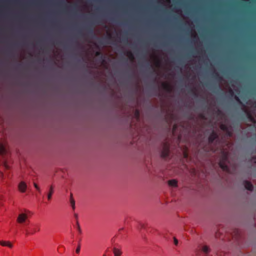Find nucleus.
Here are the masks:
<instances>
[{
	"instance_id": "1",
	"label": "nucleus",
	"mask_w": 256,
	"mask_h": 256,
	"mask_svg": "<svg viewBox=\"0 0 256 256\" xmlns=\"http://www.w3.org/2000/svg\"><path fill=\"white\" fill-rule=\"evenodd\" d=\"M228 154L227 152H222V158L219 162L220 168L224 170L229 172V168L228 166Z\"/></svg>"
},
{
	"instance_id": "2",
	"label": "nucleus",
	"mask_w": 256,
	"mask_h": 256,
	"mask_svg": "<svg viewBox=\"0 0 256 256\" xmlns=\"http://www.w3.org/2000/svg\"><path fill=\"white\" fill-rule=\"evenodd\" d=\"M170 154V145L168 142H164L162 144V148L161 152V157L166 159L168 158Z\"/></svg>"
},
{
	"instance_id": "3",
	"label": "nucleus",
	"mask_w": 256,
	"mask_h": 256,
	"mask_svg": "<svg viewBox=\"0 0 256 256\" xmlns=\"http://www.w3.org/2000/svg\"><path fill=\"white\" fill-rule=\"evenodd\" d=\"M28 216L26 213H20L18 214L16 222L20 224H25L27 225Z\"/></svg>"
},
{
	"instance_id": "4",
	"label": "nucleus",
	"mask_w": 256,
	"mask_h": 256,
	"mask_svg": "<svg viewBox=\"0 0 256 256\" xmlns=\"http://www.w3.org/2000/svg\"><path fill=\"white\" fill-rule=\"evenodd\" d=\"M40 230V228L38 225H36L34 226V228H32L31 230H26V234L28 236L29 234H33L35 232H39Z\"/></svg>"
},
{
	"instance_id": "5",
	"label": "nucleus",
	"mask_w": 256,
	"mask_h": 256,
	"mask_svg": "<svg viewBox=\"0 0 256 256\" xmlns=\"http://www.w3.org/2000/svg\"><path fill=\"white\" fill-rule=\"evenodd\" d=\"M218 136L216 132L213 130L212 132L210 134L208 138V141L209 144H212L214 142V141L218 138Z\"/></svg>"
},
{
	"instance_id": "6",
	"label": "nucleus",
	"mask_w": 256,
	"mask_h": 256,
	"mask_svg": "<svg viewBox=\"0 0 256 256\" xmlns=\"http://www.w3.org/2000/svg\"><path fill=\"white\" fill-rule=\"evenodd\" d=\"M18 188L21 192H24L27 188V185L25 182L22 181L18 185Z\"/></svg>"
},
{
	"instance_id": "7",
	"label": "nucleus",
	"mask_w": 256,
	"mask_h": 256,
	"mask_svg": "<svg viewBox=\"0 0 256 256\" xmlns=\"http://www.w3.org/2000/svg\"><path fill=\"white\" fill-rule=\"evenodd\" d=\"M54 192V186L53 185H50L49 186L48 192L46 194L47 198L48 200H51L52 196Z\"/></svg>"
},
{
	"instance_id": "8",
	"label": "nucleus",
	"mask_w": 256,
	"mask_h": 256,
	"mask_svg": "<svg viewBox=\"0 0 256 256\" xmlns=\"http://www.w3.org/2000/svg\"><path fill=\"white\" fill-rule=\"evenodd\" d=\"M0 245L2 246H7L9 248H12V244L10 241L0 240Z\"/></svg>"
},
{
	"instance_id": "9",
	"label": "nucleus",
	"mask_w": 256,
	"mask_h": 256,
	"mask_svg": "<svg viewBox=\"0 0 256 256\" xmlns=\"http://www.w3.org/2000/svg\"><path fill=\"white\" fill-rule=\"evenodd\" d=\"M244 187L246 189L249 190H252L253 189L252 184L248 181H245L244 182Z\"/></svg>"
},
{
	"instance_id": "10",
	"label": "nucleus",
	"mask_w": 256,
	"mask_h": 256,
	"mask_svg": "<svg viewBox=\"0 0 256 256\" xmlns=\"http://www.w3.org/2000/svg\"><path fill=\"white\" fill-rule=\"evenodd\" d=\"M162 86L163 88L167 92H170L172 90L171 86L170 84L166 83H162Z\"/></svg>"
},
{
	"instance_id": "11",
	"label": "nucleus",
	"mask_w": 256,
	"mask_h": 256,
	"mask_svg": "<svg viewBox=\"0 0 256 256\" xmlns=\"http://www.w3.org/2000/svg\"><path fill=\"white\" fill-rule=\"evenodd\" d=\"M177 181L176 180H171L168 181V184L170 186L173 187L177 186Z\"/></svg>"
},
{
	"instance_id": "12",
	"label": "nucleus",
	"mask_w": 256,
	"mask_h": 256,
	"mask_svg": "<svg viewBox=\"0 0 256 256\" xmlns=\"http://www.w3.org/2000/svg\"><path fill=\"white\" fill-rule=\"evenodd\" d=\"M212 77L216 80L220 82L222 80V78L220 76L218 72H214L212 74Z\"/></svg>"
},
{
	"instance_id": "13",
	"label": "nucleus",
	"mask_w": 256,
	"mask_h": 256,
	"mask_svg": "<svg viewBox=\"0 0 256 256\" xmlns=\"http://www.w3.org/2000/svg\"><path fill=\"white\" fill-rule=\"evenodd\" d=\"M220 128L223 131H224L226 132L227 131H228V130L230 129L228 125L226 124H221L220 126Z\"/></svg>"
},
{
	"instance_id": "14",
	"label": "nucleus",
	"mask_w": 256,
	"mask_h": 256,
	"mask_svg": "<svg viewBox=\"0 0 256 256\" xmlns=\"http://www.w3.org/2000/svg\"><path fill=\"white\" fill-rule=\"evenodd\" d=\"M113 252L114 256H120L122 254V252L119 249L116 248H114Z\"/></svg>"
},
{
	"instance_id": "15",
	"label": "nucleus",
	"mask_w": 256,
	"mask_h": 256,
	"mask_svg": "<svg viewBox=\"0 0 256 256\" xmlns=\"http://www.w3.org/2000/svg\"><path fill=\"white\" fill-rule=\"evenodd\" d=\"M96 56H100L102 62H104V57L101 52L99 51L96 52Z\"/></svg>"
},
{
	"instance_id": "16",
	"label": "nucleus",
	"mask_w": 256,
	"mask_h": 256,
	"mask_svg": "<svg viewBox=\"0 0 256 256\" xmlns=\"http://www.w3.org/2000/svg\"><path fill=\"white\" fill-rule=\"evenodd\" d=\"M86 29L88 30V32L90 34H91V35L94 34V30L92 26H87L86 27Z\"/></svg>"
},
{
	"instance_id": "17",
	"label": "nucleus",
	"mask_w": 256,
	"mask_h": 256,
	"mask_svg": "<svg viewBox=\"0 0 256 256\" xmlns=\"http://www.w3.org/2000/svg\"><path fill=\"white\" fill-rule=\"evenodd\" d=\"M70 202L71 206H72V209L74 210L75 208V202L72 197V194H70Z\"/></svg>"
},
{
	"instance_id": "18",
	"label": "nucleus",
	"mask_w": 256,
	"mask_h": 256,
	"mask_svg": "<svg viewBox=\"0 0 256 256\" xmlns=\"http://www.w3.org/2000/svg\"><path fill=\"white\" fill-rule=\"evenodd\" d=\"M202 250L204 254H208L210 252V248L206 246H204L202 248Z\"/></svg>"
},
{
	"instance_id": "19",
	"label": "nucleus",
	"mask_w": 256,
	"mask_h": 256,
	"mask_svg": "<svg viewBox=\"0 0 256 256\" xmlns=\"http://www.w3.org/2000/svg\"><path fill=\"white\" fill-rule=\"evenodd\" d=\"M76 228L77 229L78 232H79V234H81L82 232V230L80 228V225L79 224L78 220H77L76 222Z\"/></svg>"
},
{
	"instance_id": "20",
	"label": "nucleus",
	"mask_w": 256,
	"mask_h": 256,
	"mask_svg": "<svg viewBox=\"0 0 256 256\" xmlns=\"http://www.w3.org/2000/svg\"><path fill=\"white\" fill-rule=\"evenodd\" d=\"M127 54L130 60H133L134 59V55L131 52H127Z\"/></svg>"
},
{
	"instance_id": "21",
	"label": "nucleus",
	"mask_w": 256,
	"mask_h": 256,
	"mask_svg": "<svg viewBox=\"0 0 256 256\" xmlns=\"http://www.w3.org/2000/svg\"><path fill=\"white\" fill-rule=\"evenodd\" d=\"M248 118L252 122H254V118L252 116V115L250 114V113H248Z\"/></svg>"
},
{
	"instance_id": "22",
	"label": "nucleus",
	"mask_w": 256,
	"mask_h": 256,
	"mask_svg": "<svg viewBox=\"0 0 256 256\" xmlns=\"http://www.w3.org/2000/svg\"><path fill=\"white\" fill-rule=\"evenodd\" d=\"M34 188L36 189V190L38 191H40V187L38 186L36 184L34 183Z\"/></svg>"
},
{
	"instance_id": "23",
	"label": "nucleus",
	"mask_w": 256,
	"mask_h": 256,
	"mask_svg": "<svg viewBox=\"0 0 256 256\" xmlns=\"http://www.w3.org/2000/svg\"><path fill=\"white\" fill-rule=\"evenodd\" d=\"M226 132L228 136H232V133L231 132L230 128L228 130V131H227Z\"/></svg>"
},
{
	"instance_id": "24",
	"label": "nucleus",
	"mask_w": 256,
	"mask_h": 256,
	"mask_svg": "<svg viewBox=\"0 0 256 256\" xmlns=\"http://www.w3.org/2000/svg\"><path fill=\"white\" fill-rule=\"evenodd\" d=\"M80 244H79L78 245V248H76V252L77 253V254H78L80 252Z\"/></svg>"
},
{
	"instance_id": "25",
	"label": "nucleus",
	"mask_w": 256,
	"mask_h": 256,
	"mask_svg": "<svg viewBox=\"0 0 256 256\" xmlns=\"http://www.w3.org/2000/svg\"><path fill=\"white\" fill-rule=\"evenodd\" d=\"M174 242L175 245L177 246L178 244V241L175 237L174 238Z\"/></svg>"
},
{
	"instance_id": "26",
	"label": "nucleus",
	"mask_w": 256,
	"mask_h": 256,
	"mask_svg": "<svg viewBox=\"0 0 256 256\" xmlns=\"http://www.w3.org/2000/svg\"><path fill=\"white\" fill-rule=\"evenodd\" d=\"M2 164L3 166H4L6 168V169H8V165L6 164V162H2Z\"/></svg>"
},
{
	"instance_id": "27",
	"label": "nucleus",
	"mask_w": 256,
	"mask_h": 256,
	"mask_svg": "<svg viewBox=\"0 0 256 256\" xmlns=\"http://www.w3.org/2000/svg\"><path fill=\"white\" fill-rule=\"evenodd\" d=\"M234 98H235V100H236L237 102H240V103H242V102H241L240 100V98H238V96H234Z\"/></svg>"
},
{
	"instance_id": "28",
	"label": "nucleus",
	"mask_w": 256,
	"mask_h": 256,
	"mask_svg": "<svg viewBox=\"0 0 256 256\" xmlns=\"http://www.w3.org/2000/svg\"><path fill=\"white\" fill-rule=\"evenodd\" d=\"M136 116H137L138 118V117H139L140 112H139V111H138V110H136Z\"/></svg>"
},
{
	"instance_id": "29",
	"label": "nucleus",
	"mask_w": 256,
	"mask_h": 256,
	"mask_svg": "<svg viewBox=\"0 0 256 256\" xmlns=\"http://www.w3.org/2000/svg\"><path fill=\"white\" fill-rule=\"evenodd\" d=\"M122 41L124 42H128V38H124L122 40Z\"/></svg>"
},
{
	"instance_id": "30",
	"label": "nucleus",
	"mask_w": 256,
	"mask_h": 256,
	"mask_svg": "<svg viewBox=\"0 0 256 256\" xmlns=\"http://www.w3.org/2000/svg\"><path fill=\"white\" fill-rule=\"evenodd\" d=\"M100 43L101 44H105L106 42L104 40H100Z\"/></svg>"
},
{
	"instance_id": "31",
	"label": "nucleus",
	"mask_w": 256,
	"mask_h": 256,
	"mask_svg": "<svg viewBox=\"0 0 256 256\" xmlns=\"http://www.w3.org/2000/svg\"><path fill=\"white\" fill-rule=\"evenodd\" d=\"M74 217H75V218L76 219V221L78 220V214H74Z\"/></svg>"
},
{
	"instance_id": "32",
	"label": "nucleus",
	"mask_w": 256,
	"mask_h": 256,
	"mask_svg": "<svg viewBox=\"0 0 256 256\" xmlns=\"http://www.w3.org/2000/svg\"><path fill=\"white\" fill-rule=\"evenodd\" d=\"M60 2H61V3H62V4H65L66 2L64 1V0H58Z\"/></svg>"
},
{
	"instance_id": "33",
	"label": "nucleus",
	"mask_w": 256,
	"mask_h": 256,
	"mask_svg": "<svg viewBox=\"0 0 256 256\" xmlns=\"http://www.w3.org/2000/svg\"><path fill=\"white\" fill-rule=\"evenodd\" d=\"M190 92H192L194 94H196L195 92L194 91V90L193 89L190 90Z\"/></svg>"
},
{
	"instance_id": "34",
	"label": "nucleus",
	"mask_w": 256,
	"mask_h": 256,
	"mask_svg": "<svg viewBox=\"0 0 256 256\" xmlns=\"http://www.w3.org/2000/svg\"><path fill=\"white\" fill-rule=\"evenodd\" d=\"M230 94H231L232 96H234V92H232V90H230Z\"/></svg>"
},
{
	"instance_id": "35",
	"label": "nucleus",
	"mask_w": 256,
	"mask_h": 256,
	"mask_svg": "<svg viewBox=\"0 0 256 256\" xmlns=\"http://www.w3.org/2000/svg\"><path fill=\"white\" fill-rule=\"evenodd\" d=\"M176 128V126L175 124L174 126L173 131L175 130Z\"/></svg>"
},
{
	"instance_id": "36",
	"label": "nucleus",
	"mask_w": 256,
	"mask_h": 256,
	"mask_svg": "<svg viewBox=\"0 0 256 256\" xmlns=\"http://www.w3.org/2000/svg\"><path fill=\"white\" fill-rule=\"evenodd\" d=\"M2 176H3V174L2 172H0V176L2 177Z\"/></svg>"
},
{
	"instance_id": "37",
	"label": "nucleus",
	"mask_w": 256,
	"mask_h": 256,
	"mask_svg": "<svg viewBox=\"0 0 256 256\" xmlns=\"http://www.w3.org/2000/svg\"><path fill=\"white\" fill-rule=\"evenodd\" d=\"M147 66H150V63H149V62H148V63H147Z\"/></svg>"
},
{
	"instance_id": "38",
	"label": "nucleus",
	"mask_w": 256,
	"mask_h": 256,
	"mask_svg": "<svg viewBox=\"0 0 256 256\" xmlns=\"http://www.w3.org/2000/svg\"><path fill=\"white\" fill-rule=\"evenodd\" d=\"M108 38L110 39L112 38V36L110 35H109L108 37Z\"/></svg>"
},
{
	"instance_id": "39",
	"label": "nucleus",
	"mask_w": 256,
	"mask_h": 256,
	"mask_svg": "<svg viewBox=\"0 0 256 256\" xmlns=\"http://www.w3.org/2000/svg\"><path fill=\"white\" fill-rule=\"evenodd\" d=\"M254 162L256 163V158H254Z\"/></svg>"
},
{
	"instance_id": "40",
	"label": "nucleus",
	"mask_w": 256,
	"mask_h": 256,
	"mask_svg": "<svg viewBox=\"0 0 256 256\" xmlns=\"http://www.w3.org/2000/svg\"><path fill=\"white\" fill-rule=\"evenodd\" d=\"M220 88V86H218V90H219Z\"/></svg>"
},
{
	"instance_id": "41",
	"label": "nucleus",
	"mask_w": 256,
	"mask_h": 256,
	"mask_svg": "<svg viewBox=\"0 0 256 256\" xmlns=\"http://www.w3.org/2000/svg\"><path fill=\"white\" fill-rule=\"evenodd\" d=\"M76 7V6H74V8H75Z\"/></svg>"
},
{
	"instance_id": "42",
	"label": "nucleus",
	"mask_w": 256,
	"mask_h": 256,
	"mask_svg": "<svg viewBox=\"0 0 256 256\" xmlns=\"http://www.w3.org/2000/svg\"><path fill=\"white\" fill-rule=\"evenodd\" d=\"M40 192H41V190L40 191H38V192H39V193H40Z\"/></svg>"
},
{
	"instance_id": "43",
	"label": "nucleus",
	"mask_w": 256,
	"mask_h": 256,
	"mask_svg": "<svg viewBox=\"0 0 256 256\" xmlns=\"http://www.w3.org/2000/svg\"><path fill=\"white\" fill-rule=\"evenodd\" d=\"M102 256H106V254H104Z\"/></svg>"
}]
</instances>
